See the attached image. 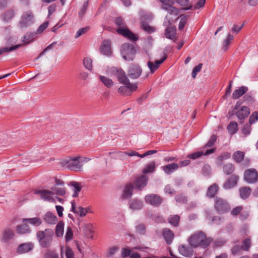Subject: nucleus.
I'll use <instances>...</instances> for the list:
<instances>
[{
  "instance_id": "2f4dec72",
  "label": "nucleus",
  "mask_w": 258,
  "mask_h": 258,
  "mask_svg": "<svg viewBox=\"0 0 258 258\" xmlns=\"http://www.w3.org/2000/svg\"><path fill=\"white\" fill-rule=\"evenodd\" d=\"M240 196L242 199H247L250 195L251 189L249 187L245 186L239 189Z\"/></svg>"
},
{
  "instance_id": "680f3d73",
  "label": "nucleus",
  "mask_w": 258,
  "mask_h": 258,
  "mask_svg": "<svg viewBox=\"0 0 258 258\" xmlns=\"http://www.w3.org/2000/svg\"><path fill=\"white\" fill-rule=\"evenodd\" d=\"M44 258H58V255L53 251L48 250L44 255Z\"/></svg>"
},
{
  "instance_id": "f03ea898",
  "label": "nucleus",
  "mask_w": 258,
  "mask_h": 258,
  "mask_svg": "<svg viewBox=\"0 0 258 258\" xmlns=\"http://www.w3.org/2000/svg\"><path fill=\"white\" fill-rule=\"evenodd\" d=\"M36 235L40 245L42 247L47 248L51 244L54 232L53 230L48 228L44 231H38Z\"/></svg>"
},
{
  "instance_id": "37998d69",
  "label": "nucleus",
  "mask_w": 258,
  "mask_h": 258,
  "mask_svg": "<svg viewBox=\"0 0 258 258\" xmlns=\"http://www.w3.org/2000/svg\"><path fill=\"white\" fill-rule=\"evenodd\" d=\"M22 45V44H18L11 47H5L2 48H0V55L4 53L8 52L9 51H13L19 47H20Z\"/></svg>"
},
{
  "instance_id": "412c9836",
  "label": "nucleus",
  "mask_w": 258,
  "mask_h": 258,
  "mask_svg": "<svg viewBox=\"0 0 258 258\" xmlns=\"http://www.w3.org/2000/svg\"><path fill=\"white\" fill-rule=\"evenodd\" d=\"M134 186L131 183L126 184L123 190L121 197L123 199H127L131 198L133 195Z\"/></svg>"
},
{
  "instance_id": "c85d7f7f",
  "label": "nucleus",
  "mask_w": 258,
  "mask_h": 258,
  "mask_svg": "<svg viewBox=\"0 0 258 258\" xmlns=\"http://www.w3.org/2000/svg\"><path fill=\"white\" fill-rule=\"evenodd\" d=\"M130 208L133 211L139 210L143 208V203L138 199H133L130 201Z\"/></svg>"
},
{
  "instance_id": "0e129e2a",
  "label": "nucleus",
  "mask_w": 258,
  "mask_h": 258,
  "mask_svg": "<svg viewBox=\"0 0 258 258\" xmlns=\"http://www.w3.org/2000/svg\"><path fill=\"white\" fill-rule=\"evenodd\" d=\"M258 120V112L256 111L250 115L249 119V122L250 124H253Z\"/></svg>"
},
{
  "instance_id": "a211bd4d",
  "label": "nucleus",
  "mask_w": 258,
  "mask_h": 258,
  "mask_svg": "<svg viewBox=\"0 0 258 258\" xmlns=\"http://www.w3.org/2000/svg\"><path fill=\"white\" fill-rule=\"evenodd\" d=\"M148 180V177L145 175H141L138 177L135 182L136 188L139 190L142 189L146 185Z\"/></svg>"
},
{
  "instance_id": "603ef678",
  "label": "nucleus",
  "mask_w": 258,
  "mask_h": 258,
  "mask_svg": "<svg viewBox=\"0 0 258 258\" xmlns=\"http://www.w3.org/2000/svg\"><path fill=\"white\" fill-rule=\"evenodd\" d=\"M233 39V36L229 34L227 36V37L223 41V48L224 50H226L227 49L228 45H229L231 41Z\"/></svg>"
},
{
  "instance_id": "5701e85b",
  "label": "nucleus",
  "mask_w": 258,
  "mask_h": 258,
  "mask_svg": "<svg viewBox=\"0 0 258 258\" xmlns=\"http://www.w3.org/2000/svg\"><path fill=\"white\" fill-rule=\"evenodd\" d=\"M72 211L78 214L80 217H84L88 213V209L80 206L76 207L75 202H72Z\"/></svg>"
},
{
  "instance_id": "393cba45",
  "label": "nucleus",
  "mask_w": 258,
  "mask_h": 258,
  "mask_svg": "<svg viewBox=\"0 0 258 258\" xmlns=\"http://www.w3.org/2000/svg\"><path fill=\"white\" fill-rule=\"evenodd\" d=\"M163 236L167 244H170L174 238V234L171 230L165 228L162 231Z\"/></svg>"
},
{
  "instance_id": "7c9ffc66",
  "label": "nucleus",
  "mask_w": 258,
  "mask_h": 258,
  "mask_svg": "<svg viewBox=\"0 0 258 258\" xmlns=\"http://www.w3.org/2000/svg\"><path fill=\"white\" fill-rule=\"evenodd\" d=\"M176 30L175 27H167L165 32V37L171 40L174 39L176 36Z\"/></svg>"
},
{
  "instance_id": "c9c22d12",
  "label": "nucleus",
  "mask_w": 258,
  "mask_h": 258,
  "mask_svg": "<svg viewBox=\"0 0 258 258\" xmlns=\"http://www.w3.org/2000/svg\"><path fill=\"white\" fill-rule=\"evenodd\" d=\"M28 222L29 223L34 226H39L41 224L42 220L40 218L34 217L32 218L23 219V222Z\"/></svg>"
},
{
  "instance_id": "ea45409f",
  "label": "nucleus",
  "mask_w": 258,
  "mask_h": 258,
  "mask_svg": "<svg viewBox=\"0 0 258 258\" xmlns=\"http://www.w3.org/2000/svg\"><path fill=\"white\" fill-rule=\"evenodd\" d=\"M71 185L73 187V190L74 193L73 195V197H77L78 196V193L81 189L80 184L76 181H72L71 183Z\"/></svg>"
},
{
  "instance_id": "0eeeda50",
  "label": "nucleus",
  "mask_w": 258,
  "mask_h": 258,
  "mask_svg": "<svg viewBox=\"0 0 258 258\" xmlns=\"http://www.w3.org/2000/svg\"><path fill=\"white\" fill-rule=\"evenodd\" d=\"M107 71L110 75L115 76L121 84H126L130 82L125 72L121 69L112 67L108 69Z\"/></svg>"
},
{
  "instance_id": "c03bdc74",
  "label": "nucleus",
  "mask_w": 258,
  "mask_h": 258,
  "mask_svg": "<svg viewBox=\"0 0 258 258\" xmlns=\"http://www.w3.org/2000/svg\"><path fill=\"white\" fill-rule=\"evenodd\" d=\"M51 190L54 194L58 196H63L66 194V190L62 187H58L56 186H54L51 188Z\"/></svg>"
},
{
  "instance_id": "b1692460",
  "label": "nucleus",
  "mask_w": 258,
  "mask_h": 258,
  "mask_svg": "<svg viewBox=\"0 0 258 258\" xmlns=\"http://www.w3.org/2000/svg\"><path fill=\"white\" fill-rule=\"evenodd\" d=\"M163 170L167 174H170L179 168L178 164L172 163L162 167Z\"/></svg>"
},
{
  "instance_id": "a19ab883",
  "label": "nucleus",
  "mask_w": 258,
  "mask_h": 258,
  "mask_svg": "<svg viewBox=\"0 0 258 258\" xmlns=\"http://www.w3.org/2000/svg\"><path fill=\"white\" fill-rule=\"evenodd\" d=\"M155 169V163L154 161L148 164L143 170V173L145 174L153 172Z\"/></svg>"
},
{
  "instance_id": "de8ad7c7",
  "label": "nucleus",
  "mask_w": 258,
  "mask_h": 258,
  "mask_svg": "<svg viewBox=\"0 0 258 258\" xmlns=\"http://www.w3.org/2000/svg\"><path fill=\"white\" fill-rule=\"evenodd\" d=\"M180 20L178 25V29L181 30L184 27L187 23L188 17L187 16L181 15L180 16Z\"/></svg>"
},
{
  "instance_id": "69168bd1",
  "label": "nucleus",
  "mask_w": 258,
  "mask_h": 258,
  "mask_svg": "<svg viewBox=\"0 0 258 258\" xmlns=\"http://www.w3.org/2000/svg\"><path fill=\"white\" fill-rule=\"evenodd\" d=\"M216 141V136H215V135L212 136L210 138V140L208 142V143L205 145V146H204V147L203 148L204 149V148H206L208 147H212L214 145V144L215 143Z\"/></svg>"
},
{
  "instance_id": "4468645a",
  "label": "nucleus",
  "mask_w": 258,
  "mask_h": 258,
  "mask_svg": "<svg viewBox=\"0 0 258 258\" xmlns=\"http://www.w3.org/2000/svg\"><path fill=\"white\" fill-rule=\"evenodd\" d=\"M145 200L147 203L154 206H158L162 203V199L159 196L154 194L147 195Z\"/></svg>"
},
{
  "instance_id": "bb28decb",
  "label": "nucleus",
  "mask_w": 258,
  "mask_h": 258,
  "mask_svg": "<svg viewBox=\"0 0 258 258\" xmlns=\"http://www.w3.org/2000/svg\"><path fill=\"white\" fill-rule=\"evenodd\" d=\"M238 179V176L235 175H231L228 180L224 184L223 187L227 189L234 187L237 184Z\"/></svg>"
},
{
  "instance_id": "052dcab7",
  "label": "nucleus",
  "mask_w": 258,
  "mask_h": 258,
  "mask_svg": "<svg viewBox=\"0 0 258 258\" xmlns=\"http://www.w3.org/2000/svg\"><path fill=\"white\" fill-rule=\"evenodd\" d=\"M89 30V27H85L84 28H82L78 30V31L76 33V35L75 36V38H77L81 36L82 35L85 34L88 32Z\"/></svg>"
},
{
  "instance_id": "338daca9",
  "label": "nucleus",
  "mask_w": 258,
  "mask_h": 258,
  "mask_svg": "<svg viewBox=\"0 0 258 258\" xmlns=\"http://www.w3.org/2000/svg\"><path fill=\"white\" fill-rule=\"evenodd\" d=\"M65 254L67 258H74L75 255L74 252L72 249L69 247L66 248Z\"/></svg>"
},
{
  "instance_id": "a878e982",
  "label": "nucleus",
  "mask_w": 258,
  "mask_h": 258,
  "mask_svg": "<svg viewBox=\"0 0 258 258\" xmlns=\"http://www.w3.org/2000/svg\"><path fill=\"white\" fill-rule=\"evenodd\" d=\"M166 58V56L164 57L162 59L156 60L155 62L149 61L147 63L148 68L151 71V73H153L159 67L164 60Z\"/></svg>"
},
{
  "instance_id": "c756f323",
  "label": "nucleus",
  "mask_w": 258,
  "mask_h": 258,
  "mask_svg": "<svg viewBox=\"0 0 258 258\" xmlns=\"http://www.w3.org/2000/svg\"><path fill=\"white\" fill-rule=\"evenodd\" d=\"M247 90L248 89L246 87L242 86L234 91L232 94V98L234 99H237L242 96Z\"/></svg>"
},
{
  "instance_id": "cd10ccee",
  "label": "nucleus",
  "mask_w": 258,
  "mask_h": 258,
  "mask_svg": "<svg viewBox=\"0 0 258 258\" xmlns=\"http://www.w3.org/2000/svg\"><path fill=\"white\" fill-rule=\"evenodd\" d=\"M250 113L249 109L246 106H242L241 109L236 112V115L239 119L242 120L247 117Z\"/></svg>"
},
{
  "instance_id": "e2e57ef3",
  "label": "nucleus",
  "mask_w": 258,
  "mask_h": 258,
  "mask_svg": "<svg viewBox=\"0 0 258 258\" xmlns=\"http://www.w3.org/2000/svg\"><path fill=\"white\" fill-rule=\"evenodd\" d=\"M14 16V13L13 11L9 10L4 15V20L5 21L10 20L13 18Z\"/></svg>"
},
{
  "instance_id": "f8f14e48",
  "label": "nucleus",
  "mask_w": 258,
  "mask_h": 258,
  "mask_svg": "<svg viewBox=\"0 0 258 258\" xmlns=\"http://www.w3.org/2000/svg\"><path fill=\"white\" fill-rule=\"evenodd\" d=\"M35 194L39 195L40 198L45 201L49 202H53L54 201V199L52 198V196L54 195V193L52 190H35Z\"/></svg>"
},
{
  "instance_id": "09e8293b",
  "label": "nucleus",
  "mask_w": 258,
  "mask_h": 258,
  "mask_svg": "<svg viewBox=\"0 0 258 258\" xmlns=\"http://www.w3.org/2000/svg\"><path fill=\"white\" fill-rule=\"evenodd\" d=\"M251 246V240L250 238H247L245 239L241 245L242 249L245 251H248Z\"/></svg>"
},
{
  "instance_id": "e433bc0d",
  "label": "nucleus",
  "mask_w": 258,
  "mask_h": 258,
  "mask_svg": "<svg viewBox=\"0 0 258 258\" xmlns=\"http://www.w3.org/2000/svg\"><path fill=\"white\" fill-rule=\"evenodd\" d=\"M232 157L233 160L236 162L239 163L243 159L244 153L242 151H238L233 153Z\"/></svg>"
},
{
  "instance_id": "49530a36",
  "label": "nucleus",
  "mask_w": 258,
  "mask_h": 258,
  "mask_svg": "<svg viewBox=\"0 0 258 258\" xmlns=\"http://www.w3.org/2000/svg\"><path fill=\"white\" fill-rule=\"evenodd\" d=\"M177 4L182 7H187L184 9L189 10L192 7V5H189V0H174Z\"/></svg>"
},
{
  "instance_id": "f257e3e1",
  "label": "nucleus",
  "mask_w": 258,
  "mask_h": 258,
  "mask_svg": "<svg viewBox=\"0 0 258 258\" xmlns=\"http://www.w3.org/2000/svg\"><path fill=\"white\" fill-rule=\"evenodd\" d=\"M187 241L189 245L193 248L201 247L205 248L210 244L212 239L211 237H207L203 232L199 231L190 235Z\"/></svg>"
},
{
  "instance_id": "aec40b11",
  "label": "nucleus",
  "mask_w": 258,
  "mask_h": 258,
  "mask_svg": "<svg viewBox=\"0 0 258 258\" xmlns=\"http://www.w3.org/2000/svg\"><path fill=\"white\" fill-rule=\"evenodd\" d=\"M192 247H187L184 245H180L178 247L179 253L183 256L187 257H190L193 254Z\"/></svg>"
},
{
  "instance_id": "6e6d98bb",
  "label": "nucleus",
  "mask_w": 258,
  "mask_h": 258,
  "mask_svg": "<svg viewBox=\"0 0 258 258\" xmlns=\"http://www.w3.org/2000/svg\"><path fill=\"white\" fill-rule=\"evenodd\" d=\"M85 67L88 70H91L92 69V60L91 58L86 57L83 60Z\"/></svg>"
},
{
  "instance_id": "864d4df0",
  "label": "nucleus",
  "mask_w": 258,
  "mask_h": 258,
  "mask_svg": "<svg viewBox=\"0 0 258 258\" xmlns=\"http://www.w3.org/2000/svg\"><path fill=\"white\" fill-rule=\"evenodd\" d=\"M231 155L229 153H224L217 158V164L219 166H221L222 161L224 159H227L230 157Z\"/></svg>"
},
{
  "instance_id": "423d86ee",
  "label": "nucleus",
  "mask_w": 258,
  "mask_h": 258,
  "mask_svg": "<svg viewBox=\"0 0 258 258\" xmlns=\"http://www.w3.org/2000/svg\"><path fill=\"white\" fill-rule=\"evenodd\" d=\"M140 15L141 16V27L143 29H144L146 32L148 33H152L154 31V29L153 28L150 26L147 23H146V21L149 22L152 19V15L149 12H146L143 10H141L140 12Z\"/></svg>"
},
{
  "instance_id": "9b49d317",
  "label": "nucleus",
  "mask_w": 258,
  "mask_h": 258,
  "mask_svg": "<svg viewBox=\"0 0 258 258\" xmlns=\"http://www.w3.org/2000/svg\"><path fill=\"white\" fill-rule=\"evenodd\" d=\"M244 179L248 183H254L258 181V174L254 169L246 170L244 173Z\"/></svg>"
},
{
  "instance_id": "ddd939ff",
  "label": "nucleus",
  "mask_w": 258,
  "mask_h": 258,
  "mask_svg": "<svg viewBox=\"0 0 258 258\" xmlns=\"http://www.w3.org/2000/svg\"><path fill=\"white\" fill-rule=\"evenodd\" d=\"M100 50L102 54L110 56L112 54L110 41L108 40L103 41L100 47Z\"/></svg>"
},
{
  "instance_id": "dca6fc26",
  "label": "nucleus",
  "mask_w": 258,
  "mask_h": 258,
  "mask_svg": "<svg viewBox=\"0 0 258 258\" xmlns=\"http://www.w3.org/2000/svg\"><path fill=\"white\" fill-rule=\"evenodd\" d=\"M14 232L10 228L5 229L2 233L1 240L4 242H8L13 239L14 236Z\"/></svg>"
},
{
  "instance_id": "473e14b6",
  "label": "nucleus",
  "mask_w": 258,
  "mask_h": 258,
  "mask_svg": "<svg viewBox=\"0 0 258 258\" xmlns=\"http://www.w3.org/2000/svg\"><path fill=\"white\" fill-rule=\"evenodd\" d=\"M218 189V185L216 183H214L208 188L207 196L210 198H213L217 194Z\"/></svg>"
},
{
  "instance_id": "2eb2a0df",
  "label": "nucleus",
  "mask_w": 258,
  "mask_h": 258,
  "mask_svg": "<svg viewBox=\"0 0 258 258\" xmlns=\"http://www.w3.org/2000/svg\"><path fill=\"white\" fill-rule=\"evenodd\" d=\"M142 70L141 68L137 65H132L128 71V76L133 79L138 78L141 75Z\"/></svg>"
},
{
  "instance_id": "7ed1b4c3",
  "label": "nucleus",
  "mask_w": 258,
  "mask_h": 258,
  "mask_svg": "<svg viewBox=\"0 0 258 258\" xmlns=\"http://www.w3.org/2000/svg\"><path fill=\"white\" fill-rule=\"evenodd\" d=\"M115 23L118 27L116 30L118 33L121 34L132 41H136L138 40V36L128 29L124 24L123 21L121 18H117L115 20Z\"/></svg>"
},
{
  "instance_id": "774afa93",
  "label": "nucleus",
  "mask_w": 258,
  "mask_h": 258,
  "mask_svg": "<svg viewBox=\"0 0 258 258\" xmlns=\"http://www.w3.org/2000/svg\"><path fill=\"white\" fill-rule=\"evenodd\" d=\"M251 124H246L244 125L242 133L245 135H248L250 134L251 131Z\"/></svg>"
},
{
  "instance_id": "20e7f679",
  "label": "nucleus",
  "mask_w": 258,
  "mask_h": 258,
  "mask_svg": "<svg viewBox=\"0 0 258 258\" xmlns=\"http://www.w3.org/2000/svg\"><path fill=\"white\" fill-rule=\"evenodd\" d=\"M35 21L34 16L31 11L24 12L21 17L18 27L24 29L30 27Z\"/></svg>"
},
{
  "instance_id": "58836bf2",
  "label": "nucleus",
  "mask_w": 258,
  "mask_h": 258,
  "mask_svg": "<svg viewBox=\"0 0 258 258\" xmlns=\"http://www.w3.org/2000/svg\"><path fill=\"white\" fill-rule=\"evenodd\" d=\"M227 129L231 135L236 133L238 130L237 123L235 121L230 122L227 126Z\"/></svg>"
},
{
  "instance_id": "f3484780",
  "label": "nucleus",
  "mask_w": 258,
  "mask_h": 258,
  "mask_svg": "<svg viewBox=\"0 0 258 258\" xmlns=\"http://www.w3.org/2000/svg\"><path fill=\"white\" fill-rule=\"evenodd\" d=\"M44 221L48 224L54 225L57 222V218L54 214L50 212H47L43 216Z\"/></svg>"
},
{
  "instance_id": "13d9d810",
  "label": "nucleus",
  "mask_w": 258,
  "mask_h": 258,
  "mask_svg": "<svg viewBox=\"0 0 258 258\" xmlns=\"http://www.w3.org/2000/svg\"><path fill=\"white\" fill-rule=\"evenodd\" d=\"M73 232L71 227L67 228V232L66 233L65 238L67 241H70L73 239Z\"/></svg>"
},
{
  "instance_id": "5fc2aeb1",
  "label": "nucleus",
  "mask_w": 258,
  "mask_h": 258,
  "mask_svg": "<svg viewBox=\"0 0 258 258\" xmlns=\"http://www.w3.org/2000/svg\"><path fill=\"white\" fill-rule=\"evenodd\" d=\"M168 8V9H167L166 11L168 12L169 15L176 16L179 14L180 10L178 9L173 7V6Z\"/></svg>"
},
{
  "instance_id": "6ab92c4d",
  "label": "nucleus",
  "mask_w": 258,
  "mask_h": 258,
  "mask_svg": "<svg viewBox=\"0 0 258 258\" xmlns=\"http://www.w3.org/2000/svg\"><path fill=\"white\" fill-rule=\"evenodd\" d=\"M214 152L215 149H210L209 150H207L205 152L204 151H200L188 155L187 157L194 160L200 158L203 155H209L210 154L214 153Z\"/></svg>"
},
{
  "instance_id": "39448f33",
  "label": "nucleus",
  "mask_w": 258,
  "mask_h": 258,
  "mask_svg": "<svg viewBox=\"0 0 258 258\" xmlns=\"http://www.w3.org/2000/svg\"><path fill=\"white\" fill-rule=\"evenodd\" d=\"M120 52L125 60H132L136 52L135 46L133 44L124 43L121 46Z\"/></svg>"
},
{
  "instance_id": "4c0bfd02",
  "label": "nucleus",
  "mask_w": 258,
  "mask_h": 258,
  "mask_svg": "<svg viewBox=\"0 0 258 258\" xmlns=\"http://www.w3.org/2000/svg\"><path fill=\"white\" fill-rule=\"evenodd\" d=\"M64 224L62 222H59L56 226L55 234L57 237H61L63 234Z\"/></svg>"
},
{
  "instance_id": "3c124183",
  "label": "nucleus",
  "mask_w": 258,
  "mask_h": 258,
  "mask_svg": "<svg viewBox=\"0 0 258 258\" xmlns=\"http://www.w3.org/2000/svg\"><path fill=\"white\" fill-rule=\"evenodd\" d=\"M179 219V217L176 215L170 216L168 221L170 224L176 226L178 224Z\"/></svg>"
},
{
  "instance_id": "6e6552de",
  "label": "nucleus",
  "mask_w": 258,
  "mask_h": 258,
  "mask_svg": "<svg viewBox=\"0 0 258 258\" xmlns=\"http://www.w3.org/2000/svg\"><path fill=\"white\" fill-rule=\"evenodd\" d=\"M214 207L218 213L223 214L229 211L230 207L227 202L224 199L216 197L215 199Z\"/></svg>"
},
{
  "instance_id": "79ce46f5",
  "label": "nucleus",
  "mask_w": 258,
  "mask_h": 258,
  "mask_svg": "<svg viewBox=\"0 0 258 258\" xmlns=\"http://www.w3.org/2000/svg\"><path fill=\"white\" fill-rule=\"evenodd\" d=\"M34 34H27L25 35L22 38V41L23 42V44H21L22 45L21 46H23L24 45L28 44L32 42L33 41V37L34 36Z\"/></svg>"
},
{
  "instance_id": "9d476101",
  "label": "nucleus",
  "mask_w": 258,
  "mask_h": 258,
  "mask_svg": "<svg viewBox=\"0 0 258 258\" xmlns=\"http://www.w3.org/2000/svg\"><path fill=\"white\" fill-rule=\"evenodd\" d=\"M67 167L71 170L81 171L83 164L80 160V157H74L66 161Z\"/></svg>"
},
{
  "instance_id": "8fccbe9b",
  "label": "nucleus",
  "mask_w": 258,
  "mask_h": 258,
  "mask_svg": "<svg viewBox=\"0 0 258 258\" xmlns=\"http://www.w3.org/2000/svg\"><path fill=\"white\" fill-rule=\"evenodd\" d=\"M160 2L162 3V8L165 10L168 9V7H171L174 5L172 0H160Z\"/></svg>"
},
{
  "instance_id": "4d7b16f0",
  "label": "nucleus",
  "mask_w": 258,
  "mask_h": 258,
  "mask_svg": "<svg viewBox=\"0 0 258 258\" xmlns=\"http://www.w3.org/2000/svg\"><path fill=\"white\" fill-rule=\"evenodd\" d=\"M88 6V1L85 2L83 4V6H82L80 12H79V15L80 17H83L85 15V14L86 13V11L87 10Z\"/></svg>"
},
{
  "instance_id": "1a4fd4ad",
  "label": "nucleus",
  "mask_w": 258,
  "mask_h": 258,
  "mask_svg": "<svg viewBox=\"0 0 258 258\" xmlns=\"http://www.w3.org/2000/svg\"><path fill=\"white\" fill-rule=\"evenodd\" d=\"M123 84L124 86H122L118 89V92L122 95H131L132 92L135 91L138 88L137 83H131L129 82L128 83Z\"/></svg>"
},
{
  "instance_id": "a18cd8bd",
  "label": "nucleus",
  "mask_w": 258,
  "mask_h": 258,
  "mask_svg": "<svg viewBox=\"0 0 258 258\" xmlns=\"http://www.w3.org/2000/svg\"><path fill=\"white\" fill-rule=\"evenodd\" d=\"M234 170V168L232 164L227 163L223 166V171L227 175L232 173Z\"/></svg>"
},
{
  "instance_id": "72a5a7b5",
  "label": "nucleus",
  "mask_w": 258,
  "mask_h": 258,
  "mask_svg": "<svg viewBox=\"0 0 258 258\" xmlns=\"http://www.w3.org/2000/svg\"><path fill=\"white\" fill-rule=\"evenodd\" d=\"M16 232L20 234L28 233L30 232L28 225L22 224L18 225L16 227Z\"/></svg>"
},
{
  "instance_id": "bf43d9fd",
  "label": "nucleus",
  "mask_w": 258,
  "mask_h": 258,
  "mask_svg": "<svg viewBox=\"0 0 258 258\" xmlns=\"http://www.w3.org/2000/svg\"><path fill=\"white\" fill-rule=\"evenodd\" d=\"M202 66V63H200L194 68L191 73V76L193 78H195L197 74L201 71Z\"/></svg>"
},
{
  "instance_id": "4be33fe9",
  "label": "nucleus",
  "mask_w": 258,
  "mask_h": 258,
  "mask_svg": "<svg viewBox=\"0 0 258 258\" xmlns=\"http://www.w3.org/2000/svg\"><path fill=\"white\" fill-rule=\"evenodd\" d=\"M34 245L31 243H25L20 244L18 248L17 252L19 253H24L31 250L33 248Z\"/></svg>"
},
{
  "instance_id": "f704fd0d",
  "label": "nucleus",
  "mask_w": 258,
  "mask_h": 258,
  "mask_svg": "<svg viewBox=\"0 0 258 258\" xmlns=\"http://www.w3.org/2000/svg\"><path fill=\"white\" fill-rule=\"evenodd\" d=\"M99 78L102 83L107 88H111L114 85L112 80L107 77L100 76Z\"/></svg>"
}]
</instances>
